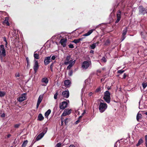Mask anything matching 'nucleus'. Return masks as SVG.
Instances as JSON below:
<instances>
[{
	"instance_id": "4",
	"label": "nucleus",
	"mask_w": 147,
	"mask_h": 147,
	"mask_svg": "<svg viewBox=\"0 0 147 147\" xmlns=\"http://www.w3.org/2000/svg\"><path fill=\"white\" fill-rule=\"evenodd\" d=\"M6 55V50L4 45H0V59L1 62H4L3 57H5Z\"/></svg>"
},
{
	"instance_id": "43",
	"label": "nucleus",
	"mask_w": 147,
	"mask_h": 147,
	"mask_svg": "<svg viewBox=\"0 0 147 147\" xmlns=\"http://www.w3.org/2000/svg\"><path fill=\"white\" fill-rule=\"evenodd\" d=\"M58 95L57 92L54 94V98L55 99H56L57 98V96Z\"/></svg>"
},
{
	"instance_id": "8",
	"label": "nucleus",
	"mask_w": 147,
	"mask_h": 147,
	"mask_svg": "<svg viewBox=\"0 0 147 147\" xmlns=\"http://www.w3.org/2000/svg\"><path fill=\"white\" fill-rule=\"evenodd\" d=\"M34 61L35 62V63L33 66V69L35 73H36L37 71L39 66L38 65V63L37 61L36 60H34Z\"/></svg>"
},
{
	"instance_id": "3",
	"label": "nucleus",
	"mask_w": 147,
	"mask_h": 147,
	"mask_svg": "<svg viewBox=\"0 0 147 147\" xmlns=\"http://www.w3.org/2000/svg\"><path fill=\"white\" fill-rule=\"evenodd\" d=\"M91 67V62L90 60L84 61L82 63L81 68L83 70H86L88 68H90Z\"/></svg>"
},
{
	"instance_id": "11",
	"label": "nucleus",
	"mask_w": 147,
	"mask_h": 147,
	"mask_svg": "<svg viewBox=\"0 0 147 147\" xmlns=\"http://www.w3.org/2000/svg\"><path fill=\"white\" fill-rule=\"evenodd\" d=\"M127 30L128 28L126 27L123 30L121 37L122 41H123L126 38L125 35L127 33Z\"/></svg>"
},
{
	"instance_id": "17",
	"label": "nucleus",
	"mask_w": 147,
	"mask_h": 147,
	"mask_svg": "<svg viewBox=\"0 0 147 147\" xmlns=\"http://www.w3.org/2000/svg\"><path fill=\"white\" fill-rule=\"evenodd\" d=\"M26 93H24L22 94L21 96L18 99V101L19 102H22L25 100L26 98Z\"/></svg>"
},
{
	"instance_id": "44",
	"label": "nucleus",
	"mask_w": 147,
	"mask_h": 147,
	"mask_svg": "<svg viewBox=\"0 0 147 147\" xmlns=\"http://www.w3.org/2000/svg\"><path fill=\"white\" fill-rule=\"evenodd\" d=\"M101 61L102 62H105L107 61L106 58L105 57H103L101 59Z\"/></svg>"
},
{
	"instance_id": "10",
	"label": "nucleus",
	"mask_w": 147,
	"mask_h": 147,
	"mask_svg": "<svg viewBox=\"0 0 147 147\" xmlns=\"http://www.w3.org/2000/svg\"><path fill=\"white\" fill-rule=\"evenodd\" d=\"M43 94H41L40 95L38 99V101L37 102V103L36 105V108L37 109H38L40 103L41 102L43 98Z\"/></svg>"
},
{
	"instance_id": "19",
	"label": "nucleus",
	"mask_w": 147,
	"mask_h": 147,
	"mask_svg": "<svg viewBox=\"0 0 147 147\" xmlns=\"http://www.w3.org/2000/svg\"><path fill=\"white\" fill-rule=\"evenodd\" d=\"M126 3V1L125 0H123V1H122L121 3H119L118 5H119L121 3V11H124L125 7V3Z\"/></svg>"
},
{
	"instance_id": "50",
	"label": "nucleus",
	"mask_w": 147,
	"mask_h": 147,
	"mask_svg": "<svg viewBox=\"0 0 147 147\" xmlns=\"http://www.w3.org/2000/svg\"><path fill=\"white\" fill-rule=\"evenodd\" d=\"M68 119V118H66L64 120V122L65 124H66L67 123L68 121H67V120Z\"/></svg>"
},
{
	"instance_id": "41",
	"label": "nucleus",
	"mask_w": 147,
	"mask_h": 147,
	"mask_svg": "<svg viewBox=\"0 0 147 147\" xmlns=\"http://www.w3.org/2000/svg\"><path fill=\"white\" fill-rule=\"evenodd\" d=\"M124 71H125L124 70H122V69L118 71L117 73H119L121 74H122L124 72Z\"/></svg>"
},
{
	"instance_id": "27",
	"label": "nucleus",
	"mask_w": 147,
	"mask_h": 147,
	"mask_svg": "<svg viewBox=\"0 0 147 147\" xmlns=\"http://www.w3.org/2000/svg\"><path fill=\"white\" fill-rule=\"evenodd\" d=\"M38 119L39 121H42L43 120L44 117L41 114H39L38 116Z\"/></svg>"
},
{
	"instance_id": "12",
	"label": "nucleus",
	"mask_w": 147,
	"mask_h": 147,
	"mask_svg": "<svg viewBox=\"0 0 147 147\" xmlns=\"http://www.w3.org/2000/svg\"><path fill=\"white\" fill-rule=\"evenodd\" d=\"M52 61L51 59V56L46 57L44 61V64L45 65L48 64Z\"/></svg>"
},
{
	"instance_id": "42",
	"label": "nucleus",
	"mask_w": 147,
	"mask_h": 147,
	"mask_svg": "<svg viewBox=\"0 0 147 147\" xmlns=\"http://www.w3.org/2000/svg\"><path fill=\"white\" fill-rule=\"evenodd\" d=\"M62 144L60 142L58 143L56 145V147H61Z\"/></svg>"
},
{
	"instance_id": "6",
	"label": "nucleus",
	"mask_w": 147,
	"mask_h": 147,
	"mask_svg": "<svg viewBox=\"0 0 147 147\" xmlns=\"http://www.w3.org/2000/svg\"><path fill=\"white\" fill-rule=\"evenodd\" d=\"M47 128H45L43 131L39 134L36 138L37 141H38L41 139L44 136V135L47 133Z\"/></svg>"
},
{
	"instance_id": "48",
	"label": "nucleus",
	"mask_w": 147,
	"mask_h": 147,
	"mask_svg": "<svg viewBox=\"0 0 147 147\" xmlns=\"http://www.w3.org/2000/svg\"><path fill=\"white\" fill-rule=\"evenodd\" d=\"M20 124H16L14 125V127L15 128H18L19 127V126H20Z\"/></svg>"
},
{
	"instance_id": "32",
	"label": "nucleus",
	"mask_w": 147,
	"mask_h": 147,
	"mask_svg": "<svg viewBox=\"0 0 147 147\" xmlns=\"http://www.w3.org/2000/svg\"><path fill=\"white\" fill-rule=\"evenodd\" d=\"M6 94V92L5 91H0V97H3Z\"/></svg>"
},
{
	"instance_id": "51",
	"label": "nucleus",
	"mask_w": 147,
	"mask_h": 147,
	"mask_svg": "<svg viewBox=\"0 0 147 147\" xmlns=\"http://www.w3.org/2000/svg\"><path fill=\"white\" fill-rule=\"evenodd\" d=\"M15 76L16 77H19L20 76V75L18 73H16L15 74Z\"/></svg>"
},
{
	"instance_id": "7",
	"label": "nucleus",
	"mask_w": 147,
	"mask_h": 147,
	"mask_svg": "<svg viewBox=\"0 0 147 147\" xmlns=\"http://www.w3.org/2000/svg\"><path fill=\"white\" fill-rule=\"evenodd\" d=\"M139 10V14L142 15H144L147 12V9L144 8L142 6L140 5L138 7Z\"/></svg>"
},
{
	"instance_id": "21",
	"label": "nucleus",
	"mask_w": 147,
	"mask_h": 147,
	"mask_svg": "<svg viewBox=\"0 0 147 147\" xmlns=\"http://www.w3.org/2000/svg\"><path fill=\"white\" fill-rule=\"evenodd\" d=\"M34 60L39 59V53H37V51H36L34 52Z\"/></svg>"
},
{
	"instance_id": "34",
	"label": "nucleus",
	"mask_w": 147,
	"mask_h": 147,
	"mask_svg": "<svg viewBox=\"0 0 147 147\" xmlns=\"http://www.w3.org/2000/svg\"><path fill=\"white\" fill-rule=\"evenodd\" d=\"M92 32V30H89L88 32L84 34V35L85 36H88Z\"/></svg>"
},
{
	"instance_id": "49",
	"label": "nucleus",
	"mask_w": 147,
	"mask_h": 147,
	"mask_svg": "<svg viewBox=\"0 0 147 147\" xmlns=\"http://www.w3.org/2000/svg\"><path fill=\"white\" fill-rule=\"evenodd\" d=\"M55 58L56 57L55 55H53L51 59V60H54L55 59Z\"/></svg>"
},
{
	"instance_id": "54",
	"label": "nucleus",
	"mask_w": 147,
	"mask_h": 147,
	"mask_svg": "<svg viewBox=\"0 0 147 147\" xmlns=\"http://www.w3.org/2000/svg\"><path fill=\"white\" fill-rule=\"evenodd\" d=\"M126 75L125 74H124L123 75V78L124 79H125L126 77Z\"/></svg>"
},
{
	"instance_id": "29",
	"label": "nucleus",
	"mask_w": 147,
	"mask_h": 147,
	"mask_svg": "<svg viewBox=\"0 0 147 147\" xmlns=\"http://www.w3.org/2000/svg\"><path fill=\"white\" fill-rule=\"evenodd\" d=\"M142 117V115L141 114L138 113L137 115L136 119L137 121L141 119Z\"/></svg>"
},
{
	"instance_id": "22",
	"label": "nucleus",
	"mask_w": 147,
	"mask_h": 147,
	"mask_svg": "<svg viewBox=\"0 0 147 147\" xmlns=\"http://www.w3.org/2000/svg\"><path fill=\"white\" fill-rule=\"evenodd\" d=\"M55 38L57 40H59L61 38H63V36L60 34L56 35L55 36Z\"/></svg>"
},
{
	"instance_id": "23",
	"label": "nucleus",
	"mask_w": 147,
	"mask_h": 147,
	"mask_svg": "<svg viewBox=\"0 0 147 147\" xmlns=\"http://www.w3.org/2000/svg\"><path fill=\"white\" fill-rule=\"evenodd\" d=\"M9 18L8 17H6L5 18V20L4 21L3 23L6 24L7 26H9V24L8 22Z\"/></svg>"
},
{
	"instance_id": "16",
	"label": "nucleus",
	"mask_w": 147,
	"mask_h": 147,
	"mask_svg": "<svg viewBox=\"0 0 147 147\" xmlns=\"http://www.w3.org/2000/svg\"><path fill=\"white\" fill-rule=\"evenodd\" d=\"M71 82L69 80H65L64 82V85L66 88H68L70 86Z\"/></svg>"
},
{
	"instance_id": "40",
	"label": "nucleus",
	"mask_w": 147,
	"mask_h": 147,
	"mask_svg": "<svg viewBox=\"0 0 147 147\" xmlns=\"http://www.w3.org/2000/svg\"><path fill=\"white\" fill-rule=\"evenodd\" d=\"M89 81V79H88L87 80H85V82L86 84V86L85 87V88H86V87L87 89V87L88 86V82Z\"/></svg>"
},
{
	"instance_id": "33",
	"label": "nucleus",
	"mask_w": 147,
	"mask_h": 147,
	"mask_svg": "<svg viewBox=\"0 0 147 147\" xmlns=\"http://www.w3.org/2000/svg\"><path fill=\"white\" fill-rule=\"evenodd\" d=\"M82 116L81 115L78 118V119L75 122V124H76L77 123H78L79 122H80L81 121L80 120V119L82 118Z\"/></svg>"
},
{
	"instance_id": "14",
	"label": "nucleus",
	"mask_w": 147,
	"mask_h": 147,
	"mask_svg": "<svg viewBox=\"0 0 147 147\" xmlns=\"http://www.w3.org/2000/svg\"><path fill=\"white\" fill-rule=\"evenodd\" d=\"M67 103L66 102H63L60 104L59 107L61 109H64L67 106Z\"/></svg>"
},
{
	"instance_id": "52",
	"label": "nucleus",
	"mask_w": 147,
	"mask_h": 147,
	"mask_svg": "<svg viewBox=\"0 0 147 147\" xmlns=\"http://www.w3.org/2000/svg\"><path fill=\"white\" fill-rule=\"evenodd\" d=\"M3 38L4 41L5 42H6L7 41L6 39V38L5 37H4Z\"/></svg>"
},
{
	"instance_id": "63",
	"label": "nucleus",
	"mask_w": 147,
	"mask_h": 147,
	"mask_svg": "<svg viewBox=\"0 0 147 147\" xmlns=\"http://www.w3.org/2000/svg\"><path fill=\"white\" fill-rule=\"evenodd\" d=\"M85 113V110H84V111L83 113L82 114V115H84Z\"/></svg>"
},
{
	"instance_id": "31",
	"label": "nucleus",
	"mask_w": 147,
	"mask_h": 147,
	"mask_svg": "<svg viewBox=\"0 0 147 147\" xmlns=\"http://www.w3.org/2000/svg\"><path fill=\"white\" fill-rule=\"evenodd\" d=\"M146 33L144 32H141L140 33V35H141L142 37L143 38H145L146 37Z\"/></svg>"
},
{
	"instance_id": "59",
	"label": "nucleus",
	"mask_w": 147,
	"mask_h": 147,
	"mask_svg": "<svg viewBox=\"0 0 147 147\" xmlns=\"http://www.w3.org/2000/svg\"><path fill=\"white\" fill-rule=\"evenodd\" d=\"M98 73H100L101 72V71L100 70H97Z\"/></svg>"
},
{
	"instance_id": "53",
	"label": "nucleus",
	"mask_w": 147,
	"mask_h": 147,
	"mask_svg": "<svg viewBox=\"0 0 147 147\" xmlns=\"http://www.w3.org/2000/svg\"><path fill=\"white\" fill-rule=\"evenodd\" d=\"M5 114L4 113H3V114L1 115V116L2 117H5Z\"/></svg>"
},
{
	"instance_id": "64",
	"label": "nucleus",
	"mask_w": 147,
	"mask_h": 147,
	"mask_svg": "<svg viewBox=\"0 0 147 147\" xmlns=\"http://www.w3.org/2000/svg\"><path fill=\"white\" fill-rule=\"evenodd\" d=\"M61 125H63V121H61Z\"/></svg>"
},
{
	"instance_id": "62",
	"label": "nucleus",
	"mask_w": 147,
	"mask_h": 147,
	"mask_svg": "<svg viewBox=\"0 0 147 147\" xmlns=\"http://www.w3.org/2000/svg\"><path fill=\"white\" fill-rule=\"evenodd\" d=\"M51 70V71H53V68H50Z\"/></svg>"
},
{
	"instance_id": "24",
	"label": "nucleus",
	"mask_w": 147,
	"mask_h": 147,
	"mask_svg": "<svg viewBox=\"0 0 147 147\" xmlns=\"http://www.w3.org/2000/svg\"><path fill=\"white\" fill-rule=\"evenodd\" d=\"M98 42H97L96 43H94L93 44H92V45H90V48L92 49H94L96 46V45L97 44V45H98Z\"/></svg>"
},
{
	"instance_id": "58",
	"label": "nucleus",
	"mask_w": 147,
	"mask_h": 147,
	"mask_svg": "<svg viewBox=\"0 0 147 147\" xmlns=\"http://www.w3.org/2000/svg\"><path fill=\"white\" fill-rule=\"evenodd\" d=\"M69 147H75V146L73 145H71Z\"/></svg>"
},
{
	"instance_id": "38",
	"label": "nucleus",
	"mask_w": 147,
	"mask_h": 147,
	"mask_svg": "<svg viewBox=\"0 0 147 147\" xmlns=\"http://www.w3.org/2000/svg\"><path fill=\"white\" fill-rule=\"evenodd\" d=\"M95 92H101V88L99 87V88H97L95 91Z\"/></svg>"
},
{
	"instance_id": "47",
	"label": "nucleus",
	"mask_w": 147,
	"mask_h": 147,
	"mask_svg": "<svg viewBox=\"0 0 147 147\" xmlns=\"http://www.w3.org/2000/svg\"><path fill=\"white\" fill-rule=\"evenodd\" d=\"M73 73V72L72 70L70 71L68 73V75H69V76H71L72 75Z\"/></svg>"
},
{
	"instance_id": "46",
	"label": "nucleus",
	"mask_w": 147,
	"mask_h": 147,
	"mask_svg": "<svg viewBox=\"0 0 147 147\" xmlns=\"http://www.w3.org/2000/svg\"><path fill=\"white\" fill-rule=\"evenodd\" d=\"M110 43L109 40H107L105 42V45H107Z\"/></svg>"
},
{
	"instance_id": "15",
	"label": "nucleus",
	"mask_w": 147,
	"mask_h": 147,
	"mask_svg": "<svg viewBox=\"0 0 147 147\" xmlns=\"http://www.w3.org/2000/svg\"><path fill=\"white\" fill-rule=\"evenodd\" d=\"M62 95L63 97L67 98L69 96V92L68 90H67L62 92Z\"/></svg>"
},
{
	"instance_id": "1",
	"label": "nucleus",
	"mask_w": 147,
	"mask_h": 147,
	"mask_svg": "<svg viewBox=\"0 0 147 147\" xmlns=\"http://www.w3.org/2000/svg\"><path fill=\"white\" fill-rule=\"evenodd\" d=\"M75 62L76 60H73L71 58V56L69 55L67 56L64 63L65 65L69 64L67 69H69L74 65Z\"/></svg>"
},
{
	"instance_id": "25",
	"label": "nucleus",
	"mask_w": 147,
	"mask_h": 147,
	"mask_svg": "<svg viewBox=\"0 0 147 147\" xmlns=\"http://www.w3.org/2000/svg\"><path fill=\"white\" fill-rule=\"evenodd\" d=\"M83 38H80L77 39H74L73 41H72V42L76 44H77L79 43L80 41L82 40Z\"/></svg>"
},
{
	"instance_id": "57",
	"label": "nucleus",
	"mask_w": 147,
	"mask_h": 147,
	"mask_svg": "<svg viewBox=\"0 0 147 147\" xmlns=\"http://www.w3.org/2000/svg\"><path fill=\"white\" fill-rule=\"evenodd\" d=\"M90 52V53H93L94 52V51L92 50H91Z\"/></svg>"
},
{
	"instance_id": "30",
	"label": "nucleus",
	"mask_w": 147,
	"mask_h": 147,
	"mask_svg": "<svg viewBox=\"0 0 147 147\" xmlns=\"http://www.w3.org/2000/svg\"><path fill=\"white\" fill-rule=\"evenodd\" d=\"M28 141L27 140H26L25 141H24L22 145V147H25L26 146V145L28 143Z\"/></svg>"
},
{
	"instance_id": "61",
	"label": "nucleus",
	"mask_w": 147,
	"mask_h": 147,
	"mask_svg": "<svg viewBox=\"0 0 147 147\" xmlns=\"http://www.w3.org/2000/svg\"><path fill=\"white\" fill-rule=\"evenodd\" d=\"M11 136V135L10 134H8L7 135V137L8 138H9Z\"/></svg>"
},
{
	"instance_id": "60",
	"label": "nucleus",
	"mask_w": 147,
	"mask_h": 147,
	"mask_svg": "<svg viewBox=\"0 0 147 147\" xmlns=\"http://www.w3.org/2000/svg\"><path fill=\"white\" fill-rule=\"evenodd\" d=\"M7 41L6 42H5V47H7Z\"/></svg>"
},
{
	"instance_id": "35",
	"label": "nucleus",
	"mask_w": 147,
	"mask_h": 147,
	"mask_svg": "<svg viewBox=\"0 0 147 147\" xmlns=\"http://www.w3.org/2000/svg\"><path fill=\"white\" fill-rule=\"evenodd\" d=\"M120 145V141H118L115 144V147H117L118 146H119Z\"/></svg>"
},
{
	"instance_id": "45",
	"label": "nucleus",
	"mask_w": 147,
	"mask_h": 147,
	"mask_svg": "<svg viewBox=\"0 0 147 147\" xmlns=\"http://www.w3.org/2000/svg\"><path fill=\"white\" fill-rule=\"evenodd\" d=\"M68 47L69 48L73 49L74 48V46L72 44H70L68 45Z\"/></svg>"
},
{
	"instance_id": "13",
	"label": "nucleus",
	"mask_w": 147,
	"mask_h": 147,
	"mask_svg": "<svg viewBox=\"0 0 147 147\" xmlns=\"http://www.w3.org/2000/svg\"><path fill=\"white\" fill-rule=\"evenodd\" d=\"M67 40L66 38H61L60 41V43L62 45L63 47H66V44Z\"/></svg>"
},
{
	"instance_id": "9",
	"label": "nucleus",
	"mask_w": 147,
	"mask_h": 147,
	"mask_svg": "<svg viewBox=\"0 0 147 147\" xmlns=\"http://www.w3.org/2000/svg\"><path fill=\"white\" fill-rule=\"evenodd\" d=\"M117 19L115 22V23H118L120 20L121 18V12L120 10H118L117 13Z\"/></svg>"
},
{
	"instance_id": "56",
	"label": "nucleus",
	"mask_w": 147,
	"mask_h": 147,
	"mask_svg": "<svg viewBox=\"0 0 147 147\" xmlns=\"http://www.w3.org/2000/svg\"><path fill=\"white\" fill-rule=\"evenodd\" d=\"M92 95V92H90V93H89L88 94V95L89 96H91Z\"/></svg>"
},
{
	"instance_id": "26",
	"label": "nucleus",
	"mask_w": 147,
	"mask_h": 147,
	"mask_svg": "<svg viewBox=\"0 0 147 147\" xmlns=\"http://www.w3.org/2000/svg\"><path fill=\"white\" fill-rule=\"evenodd\" d=\"M51 111L50 109H48L45 113V115L46 117L47 118L50 114Z\"/></svg>"
},
{
	"instance_id": "36",
	"label": "nucleus",
	"mask_w": 147,
	"mask_h": 147,
	"mask_svg": "<svg viewBox=\"0 0 147 147\" xmlns=\"http://www.w3.org/2000/svg\"><path fill=\"white\" fill-rule=\"evenodd\" d=\"M26 60L27 61V67H30V65L29 64V59L28 57H27L26 58Z\"/></svg>"
},
{
	"instance_id": "5",
	"label": "nucleus",
	"mask_w": 147,
	"mask_h": 147,
	"mask_svg": "<svg viewBox=\"0 0 147 147\" xmlns=\"http://www.w3.org/2000/svg\"><path fill=\"white\" fill-rule=\"evenodd\" d=\"M103 99L107 103H109L110 102V93L109 91H107L105 92Z\"/></svg>"
},
{
	"instance_id": "28",
	"label": "nucleus",
	"mask_w": 147,
	"mask_h": 147,
	"mask_svg": "<svg viewBox=\"0 0 147 147\" xmlns=\"http://www.w3.org/2000/svg\"><path fill=\"white\" fill-rule=\"evenodd\" d=\"M143 142V140L141 138L139 140L138 143L136 144V146H139Z\"/></svg>"
},
{
	"instance_id": "39",
	"label": "nucleus",
	"mask_w": 147,
	"mask_h": 147,
	"mask_svg": "<svg viewBox=\"0 0 147 147\" xmlns=\"http://www.w3.org/2000/svg\"><path fill=\"white\" fill-rule=\"evenodd\" d=\"M145 144L146 147H147V135L145 136Z\"/></svg>"
},
{
	"instance_id": "2",
	"label": "nucleus",
	"mask_w": 147,
	"mask_h": 147,
	"mask_svg": "<svg viewBox=\"0 0 147 147\" xmlns=\"http://www.w3.org/2000/svg\"><path fill=\"white\" fill-rule=\"evenodd\" d=\"M107 105L105 103L104 101L101 100L99 104L98 109L100 112L101 113H102L104 112L107 109Z\"/></svg>"
},
{
	"instance_id": "37",
	"label": "nucleus",
	"mask_w": 147,
	"mask_h": 147,
	"mask_svg": "<svg viewBox=\"0 0 147 147\" xmlns=\"http://www.w3.org/2000/svg\"><path fill=\"white\" fill-rule=\"evenodd\" d=\"M142 87L144 89L147 86V83H143L142 84Z\"/></svg>"
},
{
	"instance_id": "20",
	"label": "nucleus",
	"mask_w": 147,
	"mask_h": 147,
	"mask_svg": "<svg viewBox=\"0 0 147 147\" xmlns=\"http://www.w3.org/2000/svg\"><path fill=\"white\" fill-rule=\"evenodd\" d=\"M41 82L45 84H42V86H46L49 82V80L47 78L45 77L42 78Z\"/></svg>"
},
{
	"instance_id": "55",
	"label": "nucleus",
	"mask_w": 147,
	"mask_h": 147,
	"mask_svg": "<svg viewBox=\"0 0 147 147\" xmlns=\"http://www.w3.org/2000/svg\"><path fill=\"white\" fill-rule=\"evenodd\" d=\"M53 63H52L50 66V68H53Z\"/></svg>"
},
{
	"instance_id": "18",
	"label": "nucleus",
	"mask_w": 147,
	"mask_h": 147,
	"mask_svg": "<svg viewBox=\"0 0 147 147\" xmlns=\"http://www.w3.org/2000/svg\"><path fill=\"white\" fill-rule=\"evenodd\" d=\"M71 109H65L62 115V116H65L71 113Z\"/></svg>"
}]
</instances>
